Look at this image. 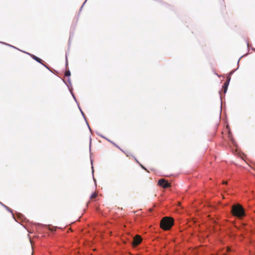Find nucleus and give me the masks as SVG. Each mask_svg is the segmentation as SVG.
Masks as SVG:
<instances>
[{
  "label": "nucleus",
  "mask_w": 255,
  "mask_h": 255,
  "mask_svg": "<svg viewBox=\"0 0 255 255\" xmlns=\"http://www.w3.org/2000/svg\"><path fill=\"white\" fill-rule=\"evenodd\" d=\"M121 151H122L123 152L125 153V154H126V153L125 152L124 150H123L120 147V148H119Z\"/></svg>",
  "instance_id": "nucleus-29"
},
{
  "label": "nucleus",
  "mask_w": 255,
  "mask_h": 255,
  "mask_svg": "<svg viewBox=\"0 0 255 255\" xmlns=\"http://www.w3.org/2000/svg\"><path fill=\"white\" fill-rule=\"evenodd\" d=\"M220 100H221V110H220V112H221L222 106V97H220Z\"/></svg>",
  "instance_id": "nucleus-25"
},
{
  "label": "nucleus",
  "mask_w": 255,
  "mask_h": 255,
  "mask_svg": "<svg viewBox=\"0 0 255 255\" xmlns=\"http://www.w3.org/2000/svg\"><path fill=\"white\" fill-rule=\"evenodd\" d=\"M216 75H217L218 77H219V75L218 74H216Z\"/></svg>",
  "instance_id": "nucleus-36"
},
{
  "label": "nucleus",
  "mask_w": 255,
  "mask_h": 255,
  "mask_svg": "<svg viewBox=\"0 0 255 255\" xmlns=\"http://www.w3.org/2000/svg\"><path fill=\"white\" fill-rule=\"evenodd\" d=\"M85 122H86V125H87V128H90V126H89V124H88V122L87 121V120H86V119H85Z\"/></svg>",
  "instance_id": "nucleus-27"
},
{
  "label": "nucleus",
  "mask_w": 255,
  "mask_h": 255,
  "mask_svg": "<svg viewBox=\"0 0 255 255\" xmlns=\"http://www.w3.org/2000/svg\"><path fill=\"white\" fill-rule=\"evenodd\" d=\"M250 166L254 170H255V163H252Z\"/></svg>",
  "instance_id": "nucleus-21"
},
{
  "label": "nucleus",
  "mask_w": 255,
  "mask_h": 255,
  "mask_svg": "<svg viewBox=\"0 0 255 255\" xmlns=\"http://www.w3.org/2000/svg\"><path fill=\"white\" fill-rule=\"evenodd\" d=\"M121 151H122L123 152L125 153V154H126V153L125 152L124 150H123L120 147V148H119Z\"/></svg>",
  "instance_id": "nucleus-30"
},
{
  "label": "nucleus",
  "mask_w": 255,
  "mask_h": 255,
  "mask_svg": "<svg viewBox=\"0 0 255 255\" xmlns=\"http://www.w3.org/2000/svg\"><path fill=\"white\" fill-rule=\"evenodd\" d=\"M77 105H78V107L79 110L81 111V110H82V109H81L80 106L79 105V104L78 103H77Z\"/></svg>",
  "instance_id": "nucleus-32"
},
{
  "label": "nucleus",
  "mask_w": 255,
  "mask_h": 255,
  "mask_svg": "<svg viewBox=\"0 0 255 255\" xmlns=\"http://www.w3.org/2000/svg\"><path fill=\"white\" fill-rule=\"evenodd\" d=\"M244 56H245V55H242L238 60V62H237V64H238V66H239V61L240 60V59L243 57ZM239 67H238V68L236 69H234V70H232L231 71H230L229 74H228V75L229 76H231L235 71H236L237 70V69H238Z\"/></svg>",
  "instance_id": "nucleus-9"
},
{
  "label": "nucleus",
  "mask_w": 255,
  "mask_h": 255,
  "mask_svg": "<svg viewBox=\"0 0 255 255\" xmlns=\"http://www.w3.org/2000/svg\"><path fill=\"white\" fill-rule=\"evenodd\" d=\"M229 84H228V83H224L222 86V88L223 89V92L224 94H226L228 90V88L229 86Z\"/></svg>",
  "instance_id": "nucleus-11"
},
{
  "label": "nucleus",
  "mask_w": 255,
  "mask_h": 255,
  "mask_svg": "<svg viewBox=\"0 0 255 255\" xmlns=\"http://www.w3.org/2000/svg\"><path fill=\"white\" fill-rule=\"evenodd\" d=\"M68 66V60H67V53H66V60H65V67L67 68Z\"/></svg>",
  "instance_id": "nucleus-19"
},
{
  "label": "nucleus",
  "mask_w": 255,
  "mask_h": 255,
  "mask_svg": "<svg viewBox=\"0 0 255 255\" xmlns=\"http://www.w3.org/2000/svg\"><path fill=\"white\" fill-rule=\"evenodd\" d=\"M91 144H92V139H91V136H90L89 151H90V162H91V164L92 165V173L93 180L95 182V183H96V180L94 178V166H93V160L91 157V156L92 154V153L91 152Z\"/></svg>",
  "instance_id": "nucleus-7"
},
{
  "label": "nucleus",
  "mask_w": 255,
  "mask_h": 255,
  "mask_svg": "<svg viewBox=\"0 0 255 255\" xmlns=\"http://www.w3.org/2000/svg\"><path fill=\"white\" fill-rule=\"evenodd\" d=\"M74 34V33L73 31H72V32L71 31L70 32V36H69V41H68L69 46H70V45L71 39L73 37Z\"/></svg>",
  "instance_id": "nucleus-12"
},
{
  "label": "nucleus",
  "mask_w": 255,
  "mask_h": 255,
  "mask_svg": "<svg viewBox=\"0 0 255 255\" xmlns=\"http://www.w3.org/2000/svg\"><path fill=\"white\" fill-rule=\"evenodd\" d=\"M232 210L234 215L239 218H242L245 216V211L244 208L239 205L234 206Z\"/></svg>",
  "instance_id": "nucleus-4"
},
{
  "label": "nucleus",
  "mask_w": 255,
  "mask_h": 255,
  "mask_svg": "<svg viewBox=\"0 0 255 255\" xmlns=\"http://www.w3.org/2000/svg\"><path fill=\"white\" fill-rule=\"evenodd\" d=\"M252 50L255 51V48H252Z\"/></svg>",
  "instance_id": "nucleus-34"
},
{
  "label": "nucleus",
  "mask_w": 255,
  "mask_h": 255,
  "mask_svg": "<svg viewBox=\"0 0 255 255\" xmlns=\"http://www.w3.org/2000/svg\"><path fill=\"white\" fill-rule=\"evenodd\" d=\"M97 196V194L93 192L90 195V198L92 199L94 197H96Z\"/></svg>",
  "instance_id": "nucleus-17"
},
{
  "label": "nucleus",
  "mask_w": 255,
  "mask_h": 255,
  "mask_svg": "<svg viewBox=\"0 0 255 255\" xmlns=\"http://www.w3.org/2000/svg\"><path fill=\"white\" fill-rule=\"evenodd\" d=\"M112 144L114 145L116 147H117L118 148H120V146L118 145H117L116 143L112 142Z\"/></svg>",
  "instance_id": "nucleus-23"
},
{
  "label": "nucleus",
  "mask_w": 255,
  "mask_h": 255,
  "mask_svg": "<svg viewBox=\"0 0 255 255\" xmlns=\"http://www.w3.org/2000/svg\"><path fill=\"white\" fill-rule=\"evenodd\" d=\"M226 132L227 134V137L228 138L229 144L232 148H234L236 150H238V146L237 142L234 139L231 133V128H225Z\"/></svg>",
  "instance_id": "nucleus-5"
},
{
  "label": "nucleus",
  "mask_w": 255,
  "mask_h": 255,
  "mask_svg": "<svg viewBox=\"0 0 255 255\" xmlns=\"http://www.w3.org/2000/svg\"><path fill=\"white\" fill-rule=\"evenodd\" d=\"M174 224V221L172 219L165 217L162 219L160 222L161 228L166 231L169 230Z\"/></svg>",
  "instance_id": "nucleus-3"
},
{
  "label": "nucleus",
  "mask_w": 255,
  "mask_h": 255,
  "mask_svg": "<svg viewBox=\"0 0 255 255\" xmlns=\"http://www.w3.org/2000/svg\"><path fill=\"white\" fill-rule=\"evenodd\" d=\"M65 76L66 77H68V78H70V77L71 76V72H70V71L69 70H66L65 71Z\"/></svg>",
  "instance_id": "nucleus-14"
},
{
  "label": "nucleus",
  "mask_w": 255,
  "mask_h": 255,
  "mask_svg": "<svg viewBox=\"0 0 255 255\" xmlns=\"http://www.w3.org/2000/svg\"><path fill=\"white\" fill-rule=\"evenodd\" d=\"M110 142L112 144V142H114L110 140Z\"/></svg>",
  "instance_id": "nucleus-35"
},
{
  "label": "nucleus",
  "mask_w": 255,
  "mask_h": 255,
  "mask_svg": "<svg viewBox=\"0 0 255 255\" xmlns=\"http://www.w3.org/2000/svg\"><path fill=\"white\" fill-rule=\"evenodd\" d=\"M133 157H134V159H135V161H136L137 163H138V164H140V163H139V161L137 160V159L135 157H134V156H133Z\"/></svg>",
  "instance_id": "nucleus-31"
},
{
  "label": "nucleus",
  "mask_w": 255,
  "mask_h": 255,
  "mask_svg": "<svg viewBox=\"0 0 255 255\" xmlns=\"http://www.w3.org/2000/svg\"><path fill=\"white\" fill-rule=\"evenodd\" d=\"M69 92L70 93H71L73 98L74 99V101H75L76 103H78L77 102V100L76 98V97L75 96V95L74 94L73 92V91H72V89H69Z\"/></svg>",
  "instance_id": "nucleus-13"
},
{
  "label": "nucleus",
  "mask_w": 255,
  "mask_h": 255,
  "mask_svg": "<svg viewBox=\"0 0 255 255\" xmlns=\"http://www.w3.org/2000/svg\"><path fill=\"white\" fill-rule=\"evenodd\" d=\"M42 65H43L44 67H45L46 69H47L48 70H49L51 72V70L50 69V68L48 66H47L46 65H45V64H44L43 63V64H41Z\"/></svg>",
  "instance_id": "nucleus-20"
},
{
  "label": "nucleus",
  "mask_w": 255,
  "mask_h": 255,
  "mask_svg": "<svg viewBox=\"0 0 255 255\" xmlns=\"http://www.w3.org/2000/svg\"><path fill=\"white\" fill-rule=\"evenodd\" d=\"M89 129V131L90 132V133L92 134H93L94 133V131L93 130L92 128H88Z\"/></svg>",
  "instance_id": "nucleus-26"
},
{
  "label": "nucleus",
  "mask_w": 255,
  "mask_h": 255,
  "mask_svg": "<svg viewBox=\"0 0 255 255\" xmlns=\"http://www.w3.org/2000/svg\"><path fill=\"white\" fill-rule=\"evenodd\" d=\"M0 205H1L2 207H3L8 212L11 213L13 218L14 220L17 222L19 223L25 229H26L27 231L31 234L34 232L33 229L32 230L27 227L26 225H24L23 223H30V221L21 213L16 212V215H14L13 213V211L11 209L3 204L2 202L0 201Z\"/></svg>",
  "instance_id": "nucleus-1"
},
{
  "label": "nucleus",
  "mask_w": 255,
  "mask_h": 255,
  "mask_svg": "<svg viewBox=\"0 0 255 255\" xmlns=\"http://www.w3.org/2000/svg\"><path fill=\"white\" fill-rule=\"evenodd\" d=\"M231 76L228 75L227 76V80H226L225 83H228V84H229L230 82L231 81Z\"/></svg>",
  "instance_id": "nucleus-16"
},
{
  "label": "nucleus",
  "mask_w": 255,
  "mask_h": 255,
  "mask_svg": "<svg viewBox=\"0 0 255 255\" xmlns=\"http://www.w3.org/2000/svg\"><path fill=\"white\" fill-rule=\"evenodd\" d=\"M28 237L29 238V239L30 240V235H28Z\"/></svg>",
  "instance_id": "nucleus-40"
},
{
  "label": "nucleus",
  "mask_w": 255,
  "mask_h": 255,
  "mask_svg": "<svg viewBox=\"0 0 255 255\" xmlns=\"http://www.w3.org/2000/svg\"><path fill=\"white\" fill-rule=\"evenodd\" d=\"M97 134H98L99 135H100L101 137H102V138L106 139L107 141H108L109 142H110V139L107 138L106 137H105L104 135L103 134H100V133H99L98 132H96Z\"/></svg>",
  "instance_id": "nucleus-15"
},
{
  "label": "nucleus",
  "mask_w": 255,
  "mask_h": 255,
  "mask_svg": "<svg viewBox=\"0 0 255 255\" xmlns=\"http://www.w3.org/2000/svg\"><path fill=\"white\" fill-rule=\"evenodd\" d=\"M22 51L23 52L29 55L33 60H34L35 61H36L38 63L41 64H43L42 60L41 59H40V58L37 57L36 56H35V55H33L32 54H30V53L26 52H25L24 51Z\"/></svg>",
  "instance_id": "nucleus-8"
},
{
  "label": "nucleus",
  "mask_w": 255,
  "mask_h": 255,
  "mask_svg": "<svg viewBox=\"0 0 255 255\" xmlns=\"http://www.w3.org/2000/svg\"><path fill=\"white\" fill-rule=\"evenodd\" d=\"M2 43H3V44H5L6 45H7V46H9V47H12V48H14V49H17V50H19V49H18V48H17L16 47H14V46H12V45H10V44H6V43H4V42H2Z\"/></svg>",
  "instance_id": "nucleus-18"
},
{
  "label": "nucleus",
  "mask_w": 255,
  "mask_h": 255,
  "mask_svg": "<svg viewBox=\"0 0 255 255\" xmlns=\"http://www.w3.org/2000/svg\"><path fill=\"white\" fill-rule=\"evenodd\" d=\"M216 75H217L218 77H219V75L218 74H216Z\"/></svg>",
  "instance_id": "nucleus-37"
},
{
  "label": "nucleus",
  "mask_w": 255,
  "mask_h": 255,
  "mask_svg": "<svg viewBox=\"0 0 255 255\" xmlns=\"http://www.w3.org/2000/svg\"><path fill=\"white\" fill-rule=\"evenodd\" d=\"M158 185L162 186L164 188H168L171 186V183H170L168 180H165L162 178L158 180Z\"/></svg>",
  "instance_id": "nucleus-6"
},
{
  "label": "nucleus",
  "mask_w": 255,
  "mask_h": 255,
  "mask_svg": "<svg viewBox=\"0 0 255 255\" xmlns=\"http://www.w3.org/2000/svg\"><path fill=\"white\" fill-rule=\"evenodd\" d=\"M62 81L63 82V83L67 86V87L69 89L70 88V87L72 86V84H71V79L70 78H69L67 80V83L65 81V80L64 79H62Z\"/></svg>",
  "instance_id": "nucleus-10"
},
{
  "label": "nucleus",
  "mask_w": 255,
  "mask_h": 255,
  "mask_svg": "<svg viewBox=\"0 0 255 255\" xmlns=\"http://www.w3.org/2000/svg\"><path fill=\"white\" fill-rule=\"evenodd\" d=\"M139 165H140V166L141 167V168H142V169H144V170H146L145 167L143 165H141L140 163L139 164Z\"/></svg>",
  "instance_id": "nucleus-28"
},
{
  "label": "nucleus",
  "mask_w": 255,
  "mask_h": 255,
  "mask_svg": "<svg viewBox=\"0 0 255 255\" xmlns=\"http://www.w3.org/2000/svg\"><path fill=\"white\" fill-rule=\"evenodd\" d=\"M246 43H247V44L248 48H249V42L248 41H246Z\"/></svg>",
  "instance_id": "nucleus-33"
},
{
  "label": "nucleus",
  "mask_w": 255,
  "mask_h": 255,
  "mask_svg": "<svg viewBox=\"0 0 255 255\" xmlns=\"http://www.w3.org/2000/svg\"><path fill=\"white\" fill-rule=\"evenodd\" d=\"M87 0H85V1H84V3H83V4L82 5V6H81V8H80V9L79 12H80V11L82 10V8H83V6H84V4L86 3V1H87Z\"/></svg>",
  "instance_id": "nucleus-22"
},
{
  "label": "nucleus",
  "mask_w": 255,
  "mask_h": 255,
  "mask_svg": "<svg viewBox=\"0 0 255 255\" xmlns=\"http://www.w3.org/2000/svg\"><path fill=\"white\" fill-rule=\"evenodd\" d=\"M81 113L82 115L83 116V118H84V119H85L86 117H85L84 113L83 112L82 110H81Z\"/></svg>",
  "instance_id": "nucleus-24"
},
{
  "label": "nucleus",
  "mask_w": 255,
  "mask_h": 255,
  "mask_svg": "<svg viewBox=\"0 0 255 255\" xmlns=\"http://www.w3.org/2000/svg\"><path fill=\"white\" fill-rule=\"evenodd\" d=\"M216 75H217L218 77H219V75L218 74H216Z\"/></svg>",
  "instance_id": "nucleus-39"
},
{
  "label": "nucleus",
  "mask_w": 255,
  "mask_h": 255,
  "mask_svg": "<svg viewBox=\"0 0 255 255\" xmlns=\"http://www.w3.org/2000/svg\"><path fill=\"white\" fill-rule=\"evenodd\" d=\"M216 75H217L218 77H219V75L218 74H216Z\"/></svg>",
  "instance_id": "nucleus-38"
},
{
  "label": "nucleus",
  "mask_w": 255,
  "mask_h": 255,
  "mask_svg": "<svg viewBox=\"0 0 255 255\" xmlns=\"http://www.w3.org/2000/svg\"><path fill=\"white\" fill-rule=\"evenodd\" d=\"M33 225L37 230H47L53 234L55 233L57 229H61V227L52 226L51 225H44L41 223H34Z\"/></svg>",
  "instance_id": "nucleus-2"
}]
</instances>
